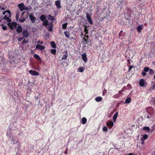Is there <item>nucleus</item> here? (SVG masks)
<instances>
[{"label": "nucleus", "instance_id": "nucleus-1", "mask_svg": "<svg viewBox=\"0 0 155 155\" xmlns=\"http://www.w3.org/2000/svg\"><path fill=\"white\" fill-rule=\"evenodd\" d=\"M2 14L5 15L4 18H2V19H5L8 22L11 21V19L10 18L11 16V13L10 10H8L3 12Z\"/></svg>", "mask_w": 155, "mask_h": 155}, {"label": "nucleus", "instance_id": "nucleus-2", "mask_svg": "<svg viewBox=\"0 0 155 155\" xmlns=\"http://www.w3.org/2000/svg\"><path fill=\"white\" fill-rule=\"evenodd\" d=\"M8 26L11 29H12L14 28H15L16 27L17 24L14 22H12V23H9L8 24Z\"/></svg>", "mask_w": 155, "mask_h": 155}, {"label": "nucleus", "instance_id": "nucleus-3", "mask_svg": "<svg viewBox=\"0 0 155 155\" xmlns=\"http://www.w3.org/2000/svg\"><path fill=\"white\" fill-rule=\"evenodd\" d=\"M53 25L52 22H51L49 23L48 26L46 27V28L48 29V31H51L53 30Z\"/></svg>", "mask_w": 155, "mask_h": 155}, {"label": "nucleus", "instance_id": "nucleus-4", "mask_svg": "<svg viewBox=\"0 0 155 155\" xmlns=\"http://www.w3.org/2000/svg\"><path fill=\"white\" fill-rule=\"evenodd\" d=\"M81 58L83 61L85 62H86L87 61V54L85 53L81 55Z\"/></svg>", "mask_w": 155, "mask_h": 155}, {"label": "nucleus", "instance_id": "nucleus-5", "mask_svg": "<svg viewBox=\"0 0 155 155\" xmlns=\"http://www.w3.org/2000/svg\"><path fill=\"white\" fill-rule=\"evenodd\" d=\"M18 7L20 10L21 11H22L23 10L25 9V8L24 5L23 3L18 4Z\"/></svg>", "mask_w": 155, "mask_h": 155}, {"label": "nucleus", "instance_id": "nucleus-6", "mask_svg": "<svg viewBox=\"0 0 155 155\" xmlns=\"http://www.w3.org/2000/svg\"><path fill=\"white\" fill-rule=\"evenodd\" d=\"M86 17L89 23L91 24H92L93 22L92 20L91 16L90 15L89 13H87L86 14Z\"/></svg>", "mask_w": 155, "mask_h": 155}, {"label": "nucleus", "instance_id": "nucleus-7", "mask_svg": "<svg viewBox=\"0 0 155 155\" xmlns=\"http://www.w3.org/2000/svg\"><path fill=\"white\" fill-rule=\"evenodd\" d=\"M29 72L31 75H39V73L38 72L34 70H30L29 71Z\"/></svg>", "mask_w": 155, "mask_h": 155}, {"label": "nucleus", "instance_id": "nucleus-8", "mask_svg": "<svg viewBox=\"0 0 155 155\" xmlns=\"http://www.w3.org/2000/svg\"><path fill=\"white\" fill-rule=\"evenodd\" d=\"M36 49H38L40 50H42L45 48V47L43 45H41L39 44L37 45L35 47Z\"/></svg>", "mask_w": 155, "mask_h": 155}, {"label": "nucleus", "instance_id": "nucleus-9", "mask_svg": "<svg viewBox=\"0 0 155 155\" xmlns=\"http://www.w3.org/2000/svg\"><path fill=\"white\" fill-rule=\"evenodd\" d=\"M29 17L32 22L33 23H34L35 22V20H36L35 18L34 17L33 15L31 14L30 15Z\"/></svg>", "mask_w": 155, "mask_h": 155}, {"label": "nucleus", "instance_id": "nucleus-10", "mask_svg": "<svg viewBox=\"0 0 155 155\" xmlns=\"http://www.w3.org/2000/svg\"><path fill=\"white\" fill-rule=\"evenodd\" d=\"M22 35L25 38H26L28 36V33L27 30H24L23 31Z\"/></svg>", "mask_w": 155, "mask_h": 155}, {"label": "nucleus", "instance_id": "nucleus-11", "mask_svg": "<svg viewBox=\"0 0 155 155\" xmlns=\"http://www.w3.org/2000/svg\"><path fill=\"white\" fill-rule=\"evenodd\" d=\"M20 14V12L19 10H18L16 11V12L15 15L16 17L15 19L17 21H18L19 20V16Z\"/></svg>", "mask_w": 155, "mask_h": 155}, {"label": "nucleus", "instance_id": "nucleus-12", "mask_svg": "<svg viewBox=\"0 0 155 155\" xmlns=\"http://www.w3.org/2000/svg\"><path fill=\"white\" fill-rule=\"evenodd\" d=\"M143 25H139L137 28V30L139 32L141 31L142 29L143 28Z\"/></svg>", "mask_w": 155, "mask_h": 155}, {"label": "nucleus", "instance_id": "nucleus-13", "mask_svg": "<svg viewBox=\"0 0 155 155\" xmlns=\"http://www.w3.org/2000/svg\"><path fill=\"white\" fill-rule=\"evenodd\" d=\"M55 4L58 8H60L61 7L60 1L59 0H58L55 2Z\"/></svg>", "mask_w": 155, "mask_h": 155}, {"label": "nucleus", "instance_id": "nucleus-14", "mask_svg": "<svg viewBox=\"0 0 155 155\" xmlns=\"http://www.w3.org/2000/svg\"><path fill=\"white\" fill-rule=\"evenodd\" d=\"M22 31V28L21 26V25H19L16 29V31L19 33H20L21 32V31Z\"/></svg>", "mask_w": 155, "mask_h": 155}, {"label": "nucleus", "instance_id": "nucleus-15", "mask_svg": "<svg viewBox=\"0 0 155 155\" xmlns=\"http://www.w3.org/2000/svg\"><path fill=\"white\" fill-rule=\"evenodd\" d=\"M118 116V112L115 113L113 117V120L114 122H115Z\"/></svg>", "mask_w": 155, "mask_h": 155}, {"label": "nucleus", "instance_id": "nucleus-16", "mask_svg": "<svg viewBox=\"0 0 155 155\" xmlns=\"http://www.w3.org/2000/svg\"><path fill=\"white\" fill-rule=\"evenodd\" d=\"M102 98L101 97H98L95 98V100L97 102H99L102 101Z\"/></svg>", "mask_w": 155, "mask_h": 155}, {"label": "nucleus", "instance_id": "nucleus-17", "mask_svg": "<svg viewBox=\"0 0 155 155\" xmlns=\"http://www.w3.org/2000/svg\"><path fill=\"white\" fill-rule=\"evenodd\" d=\"M139 84L141 86H143L144 85V81L143 79H141L139 82Z\"/></svg>", "mask_w": 155, "mask_h": 155}, {"label": "nucleus", "instance_id": "nucleus-18", "mask_svg": "<svg viewBox=\"0 0 155 155\" xmlns=\"http://www.w3.org/2000/svg\"><path fill=\"white\" fill-rule=\"evenodd\" d=\"M25 20V18L23 16H21V18L19 19V21L20 22H23Z\"/></svg>", "mask_w": 155, "mask_h": 155}, {"label": "nucleus", "instance_id": "nucleus-19", "mask_svg": "<svg viewBox=\"0 0 155 155\" xmlns=\"http://www.w3.org/2000/svg\"><path fill=\"white\" fill-rule=\"evenodd\" d=\"M107 125L108 127H112L114 125V123L112 121H110L107 123Z\"/></svg>", "mask_w": 155, "mask_h": 155}, {"label": "nucleus", "instance_id": "nucleus-20", "mask_svg": "<svg viewBox=\"0 0 155 155\" xmlns=\"http://www.w3.org/2000/svg\"><path fill=\"white\" fill-rule=\"evenodd\" d=\"M40 19L42 21H45L46 20V17L44 15H42L40 18Z\"/></svg>", "mask_w": 155, "mask_h": 155}, {"label": "nucleus", "instance_id": "nucleus-21", "mask_svg": "<svg viewBox=\"0 0 155 155\" xmlns=\"http://www.w3.org/2000/svg\"><path fill=\"white\" fill-rule=\"evenodd\" d=\"M48 19L49 20L51 21H53L54 20V18L51 15H49L48 16Z\"/></svg>", "mask_w": 155, "mask_h": 155}, {"label": "nucleus", "instance_id": "nucleus-22", "mask_svg": "<svg viewBox=\"0 0 155 155\" xmlns=\"http://www.w3.org/2000/svg\"><path fill=\"white\" fill-rule=\"evenodd\" d=\"M84 70H85V68L83 67H80L78 68V71L81 72H83L84 71Z\"/></svg>", "mask_w": 155, "mask_h": 155}, {"label": "nucleus", "instance_id": "nucleus-23", "mask_svg": "<svg viewBox=\"0 0 155 155\" xmlns=\"http://www.w3.org/2000/svg\"><path fill=\"white\" fill-rule=\"evenodd\" d=\"M81 120L83 124H85L87 122V119L85 117L82 118Z\"/></svg>", "mask_w": 155, "mask_h": 155}, {"label": "nucleus", "instance_id": "nucleus-24", "mask_svg": "<svg viewBox=\"0 0 155 155\" xmlns=\"http://www.w3.org/2000/svg\"><path fill=\"white\" fill-rule=\"evenodd\" d=\"M34 57L36 59H38V60H41V58L39 56L36 54H34Z\"/></svg>", "mask_w": 155, "mask_h": 155}, {"label": "nucleus", "instance_id": "nucleus-25", "mask_svg": "<svg viewBox=\"0 0 155 155\" xmlns=\"http://www.w3.org/2000/svg\"><path fill=\"white\" fill-rule=\"evenodd\" d=\"M148 137V136L147 135H144L143 136V137L140 139L141 140H144L146 139Z\"/></svg>", "mask_w": 155, "mask_h": 155}, {"label": "nucleus", "instance_id": "nucleus-26", "mask_svg": "<svg viewBox=\"0 0 155 155\" xmlns=\"http://www.w3.org/2000/svg\"><path fill=\"white\" fill-rule=\"evenodd\" d=\"M131 101V98L130 97H128L126 99L125 101V103L126 104L129 103Z\"/></svg>", "mask_w": 155, "mask_h": 155}, {"label": "nucleus", "instance_id": "nucleus-27", "mask_svg": "<svg viewBox=\"0 0 155 155\" xmlns=\"http://www.w3.org/2000/svg\"><path fill=\"white\" fill-rule=\"evenodd\" d=\"M68 54L67 52L64 54V55H63L62 58V60H64L66 59V58L68 57Z\"/></svg>", "mask_w": 155, "mask_h": 155}, {"label": "nucleus", "instance_id": "nucleus-28", "mask_svg": "<svg viewBox=\"0 0 155 155\" xmlns=\"http://www.w3.org/2000/svg\"><path fill=\"white\" fill-rule=\"evenodd\" d=\"M44 21V22L43 23V25L45 26L46 27L49 24L48 21V20H46Z\"/></svg>", "mask_w": 155, "mask_h": 155}, {"label": "nucleus", "instance_id": "nucleus-29", "mask_svg": "<svg viewBox=\"0 0 155 155\" xmlns=\"http://www.w3.org/2000/svg\"><path fill=\"white\" fill-rule=\"evenodd\" d=\"M51 46L53 48H56V46L55 43L53 41H52L51 42Z\"/></svg>", "mask_w": 155, "mask_h": 155}, {"label": "nucleus", "instance_id": "nucleus-30", "mask_svg": "<svg viewBox=\"0 0 155 155\" xmlns=\"http://www.w3.org/2000/svg\"><path fill=\"white\" fill-rule=\"evenodd\" d=\"M143 130H146L149 131L150 130V128L148 127H145L143 128Z\"/></svg>", "mask_w": 155, "mask_h": 155}, {"label": "nucleus", "instance_id": "nucleus-31", "mask_svg": "<svg viewBox=\"0 0 155 155\" xmlns=\"http://www.w3.org/2000/svg\"><path fill=\"white\" fill-rule=\"evenodd\" d=\"M68 25V23L64 24L62 25V28L63 29H65L67 27V25Z\"/></svg>", "mask_w": 155, "mask_h": 155}, {"label": "nucleus", "instance_id": "nucleus-32", "mask_svg": "<svg viewBox=\"0 0 155 155\" xmlns=\"http://www.w3.org/2000/svg\"><path fill=\"white\" fill-rule=\"evenodd\" d=\"M64 34L65 36L69 38L70 36V34L69 33L68 31H64Z\"/></svg>", "mask_w": 155, "mask_h": 155}, {"label": "nucleus", "instance_id": "nucleus-33", "mask_svg": "<svg viewBox=\"0 0 155 155\" xmlns=\"http://www.w3.org/2000/svg\"><path fill=\"white\" fill-rule=\"evenodd\" d=\"M51 52L52 54H56V50L55 49H52L51 50Z\"/></svg>", "mask_w": 155, "mask_h": 155}, {"label": "nucleus", "instance_id": "nucleus-34", "mask_svg": "<svg viewBox=\"0 0 155 155\" xmlns=\"http://www.w3.org/2000/svg\"><path fill=\"white\" fill-rule=\"evenodd\" d=\"M149 70V68L148 67H146L144 68L143 71L146 72H148Z\"/></svg>", "mask_w": 155, "mask_h": 155}, {"label": "nucleus", "instance_id": "nucleus-35", "mask_svg": "<svg viewBox=\"0 0 155 155\" xmlns=\"http://www.w3.org/2000/svg\"><path fill=\"white\" fill-rule=\"evenodd\" d=\"M107 128L106 126H104L103 128V130L104 131L107 132Z\"/></svg>", "mask_w": 155, "mask_h": 155}, {"label": "nucleus", "instance_id": "nucleus-36", "mask_svg": "<svg viewBox=\"0 0 155 155\" xmlns=\"http://www.w3.org/2000/svg\"><path fill=\"white\" fill-rule=\"evenodd\" d=\"M149 73L150 74H153L154 73V71L152 69H150Z\"/></svg>", "mask_w": 155, "mask_h": 155}, {"label": "nucleus", "instance_id": "nucleus-37", "mask_svg": "<svg viewBox=\"0 0 155 155\" xmlns=\"http://www.w3.org/2000/svg\"><path fill=\"white\" fill-rule=\"evenodd\" d=\"M28 42V41L24 39L23 40L22 43L23 44L27 43Z\"/></svg>", "mask_w": 155, "mask_h": 155}, {"label": "nucleus", "instance_id": "nucleus-38", "mask_svg": "<svg viewBox=\"0 0 155 155\" xmlns=\"http://www.w3.org/2000/svg\"><path fill=\"white\" fill-rule=\"evenodd\" d=\"M107 93V91L106 90H104L103 92V95H105Z\"/></svg>", "mask_w": 155, "mask_h": 155}, {"label": "nucleus", "instance_id": "nucleus-39", "mask_svg": "<svg viewBox=\"0 0 155 155\" xmlns=\"http://www.w3.org/2000/svg\"><path fill=\"white\" fill-rule=\"evenodd\" d=\"M2 28L3 30H6L7 29V27L6 26H4L3 25H2Z\"/></svg>", "mask_w": 155, "mask_h": 155}, {"label": "nucleus", "instance_id": "nucleus-40", "mask_svg": "<svg viewBox=\"0 0 155 155\" xmlns=\"http://www.w3.org/2000/svg\"><path fill=\"white\" fill-rule=\"evenodd\" d=\"M84 31L85 32L86 34L88 33V30L86 28H84Z\"/></svg>", "mask_w": 155, "mask_h": 155}, {"label": "nucleus", "instance_id": "nucleus-41", "mask_svg": "<svg viewBox=\"0 0 155 155\" xmlns=\"http://www.w3.org/2000/svg\"><path fill=\"white\" fill-rule=\"evenodd\" d=\"M37 43H40L41 45H42L43 44V41H41L40 40H38L37 41Z\"/></svg>", "mask_w": 155, "mask_h": 155}, {"label": "nucleus", "instance_id": "nucleus-42", "mask_svg": "<svg viewBox=\"0 0 155 155\" xmlns=\"http://www.w3.org/2000/svg\"><path fill=\"white\" fill-rule=\"evenodd\" d=\"M142 75L143 76H145L146 75V72L144 71H142Z\"/></svg>", "mask_w": 155, "mask_h": 155}, {"label": "nucleus", "instance_id": "nucleus-43", "mask_svg": "<svg viewBox=\"0 0 155 155\" xmlns=\"http://www.w3.org/2000/svg\"><path fill=\"white\" fill-rule=\"evenodd\" d=\"M23 38H18V41H21L23 39Z\"/></svg>", "mask_w": 155, "mask_h": 155}, {"label": "nucleus", "instance_id": "nucleus-44", "mask_svg": "<svg viewBox=\"0 0 155 155\" xmlns=\"http://www.w3.org/2000/svg\"><path fill=\"white\" fill-rule=\"evenodd\" d=\"M123 155H134L133 153H130L129 154H124Z\"/></svg>", "mask_w": 155, "mask_h": 155}, {"label": "nucleus", "instance_id": "nucleus-45", "mask_svg": "<svg viewBox=\"0 0 155 155\" xmlns=\"http://www.w3.org/2000/svg\"><path fill=\"white\" fill-rule=\"evenodd\" d=\"M132 67V66H130L129 68V71H130Z\"/></svg>", "mask_w": 155, "mask_h": 155}, {"label": "nucleus", "instance_id": "nucleus-46", "mask_svg": "<svg viewBox=\"0 0 155 155\" xmlns=\"http://www.w3.org/2000/svg\"><path fill=\"white\" fill-rule=\"evenodd\" d=\"M153 103L155 104V98H153Z\"/></svg>", "mask_w": 155, "mask_h": 155}, {"label": "nucleus", "instance_id": "nucleus-47", "mask_svg": "<svg viewBox=\"0 0 155 155\" xmlns=\"http://www.w3.org/2000/svg\"><path fill=\"white\" fill-rule=\"evenodd\" d=\"M25 12H23L21 13V16H23V15H24V14H25Z\"/></svg>", "mask_w": 155, "mask_h": 155}, {"label": "nucleus", "instance_id": "nucleus-48", "mask_svg": "<svg viewBox=\"0 0 155 155\" xmlns=\"http://www.w3.org/2000/svg\"><path fill=\"white\" fill-rule=\"evenodd\" d=\"M1 10H4L5 9V8L2 7H0V8Z\"/></svg>", "mask_w": 155, "mask_h": 155}, {"label": "nucleus", "instance_id": "nucleus-49", "mask_svg": "<svg viewBox=\"0 0 155 155\" xmlns=\"http://www.w3.org/2000/svg\"><path fill=\"white\" fill-rule=\"evenodd\" d=\"M153 89H154L155 88V84H154L153 85Z\"/></svg>", "mask_w": 155, "mask_h": 155}, {"label": "nucleus", "instance_id": "nucleus-50", "mask_svg": "<svg viewBox=\"0 0 155 155\" xmlns=\"http://www.w3.org/2000/svg\"><path fill=\"white\" fill-rule=\"evenodd\" d=\"M142 141V142H141V144H143L144 143V142L143 141V140H141Z\"/></svg>", "mask_w": 155, "mask_h": 155}, {"label": "nucleus", "instance_id": "nucleus-51", "mask_svg": "<svg viewBox=\"0 0 155 155\" xmlns=\"http://www.w3.org/2000/svg\"><path fill=\"white\" fill-rule=\"evenodd\" d=\"M147 118H150V117H148V116H147Z\"/></svg>", "mask_w": 155, "mask_h": 155}, {"label": "nucleus", "instance_id": "nucleus-52", "mask_svg": "<svg viewBox=\"0 0 155 155\" xmlns=\"http://www.w3.org/2000/svg\"><path fill=\"white\" fill-rule=\"evenodd\" d=\"M154 79H155V75L154 76Z\"/></svg>", "mask_w": 155, "mask_h": 155}]
</instances>
